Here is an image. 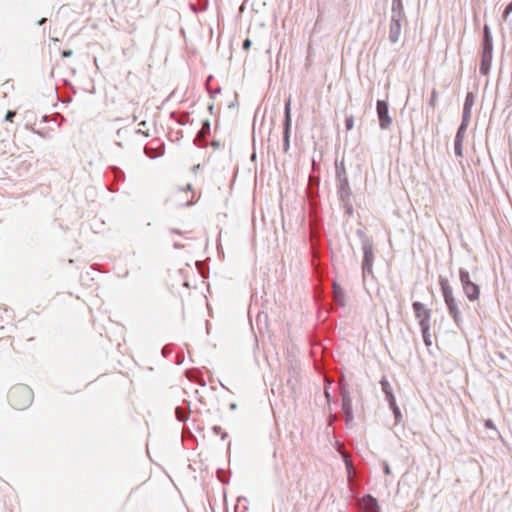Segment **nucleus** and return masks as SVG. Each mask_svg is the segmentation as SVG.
<instances>
[{"mask_svg": "<svg viewBox=\"0 0 512 512\" xmlns=\"http://www.w3.org/2000/svg\"><path fill=\"white\" fill-rule=\"evenodd\" d=\"M439 285L449 316L453 319L457 327H461V324L463 323L462 312L460 309L461 302L454 296L453 288L447 278L440 276Z\"/></svg>", "mask_w": 512, "mask_h": 512, "instance_id": "f257e3e1", "label": "nucleus"}, {"mask_svg": "<svg viewBox=\"0 0 512 512\" xmlns=\"http://www.w3.org/2000/svg\"><path fill=\"white\" fill-rule=\"evenodd\" d=\"M356 235L361 242L363 251L362 276L365 280L367 276L372 275L374 263V245L372 239L362 230L358 229Z\"/></svg>", "mask_w": 512, "mask_h": 512, "instance_id": "f03ea898", "label": "nucleus"}, {"mask_svg": "<svg viewBox=\"0 0 512 512\" xmlns=\"http://www.w3.org/2000/svg\"><path fill=\"white\" fill-rule=\"evenodd\" d=\"M8 399L12 407L23 410L32 403L33 392L27 385H16L10 389Z\"/></svg>", "mask_w": 512, "mask_h": 512, "instance_id": "7ed1b4c3", "label": "nucleus"}, {"mask_svg": "<svg viewBox=\"0 0 512 512\" xmlns=\"http://www.w3.org/2000/svg\"><path fill=\"white\" fill-rule=\"evenodd\" d=\"M493 58V40L490 33V29L487 25L484 26L483 30V43H482V54L481 64L479 71L482 75H487L490 72Z\"/></svg>", "mask_w": 512, "mask_h": 512, "instance_id": "20e7f679", "label": "nucleus"}, {"mask_svg": "<svg viewBox=\"0 0 512 512\" xmlns=\"http://www.w3.org/2000/svg\"><path fill=\"white\" fill-rule=\"evenodd\" d=\"M459 279L467 299L470 302L477 301L480 297V287L471 280L470 274L466 269H459Z\"/></svg>", "mask_w": 512, "mask_h": 512, "instance_id": "39448f33", "label": "nucleus"}, {"mask_svg": "<svg viewBox=\"0 0 512 512\" xmlns=\"http://www.w3.org/2000/svg\"><path fill=\"white\" fill-rule=\"evenodd\" d=\"M335 170H336V180H337V195L346 196L347 194H352L348 176L346 173V168L344 161L341 162H335Z\"/></svg>", "mask_w": 512, "mask_h": 512, "instance_id": "423d86ee", "label": "nucleus"}, {"mask_svg": "<svg viewBox=\"0 0 512 512\" xmlns=\"http://www.w3.org/2000/svg\"><path fill=\"white\" fill-rule=\"evenodd\" d=\"M284 129H283V151L287 153L290 149V130H291V99L285 103L284 109Z\"/></svg>", "mask_w": 512, "mask_h": 512, "instance_id": "0eeeda50", "label": "nucleus"}, {"mask_svg": "<svg viewBox=\"0 0 512 512\" xmlns=\"http://www.w3.org/2000/svg\"><path fill=\"white\" fill-rule=\"evenodd\" d=\"M412 308L420 327L431 325V309L426 308L425 305L419 301L413 302Z\"/></svg>", "mask_w": 512, "mask_h": 512, "instance_id": "6e6552de", "label": "nucleus"}, {"mask_svg": "<svg viewBox=\"0 0 512 512\" xmlns=\"http://www.w3.org/2000/svg\"><path fill=\"white\" fill-rule=\"evenodd\" d=\"M340 394L342 400V411L345 416L346 425H349L353 419L352 399L349 391L341 384Z\"/></svg>", "mask_w": 512, "mask_h": 512, "instance_id": "1a4fd4ad", "label": "nucleus"}, {"mask_svg": "<svg viewBox=\"0 0 512 512\" xmlns=\"http://www.w3.org/2000/svg\"><path fill=\"white\" fill-rule=\"evenodd\" d=\"M376 110L380 128L383 130L388 129L392 123V119L389 116L387 102H385L384 100H378L376 104Z\"/></svg>", "mask_w": 512, "mask_h": 512, "instance_id": "9d476101", "label": "nucleus"}, {"mask_svg": "<svg viewBox=\"0 0 512 512\" xmlns=\"http://www.w3.org/2000/svg\"><path fill=\"white\" fill-rule=\"evenodd\" d=\"M469 123H470V121H464V119H462L461 124L458 127V130H457V133L455 136L454 152H455V155L458 157L463 156V141H464L465 133L467 131Z\"/></svg>", "mask_w": 512, "mask_h": 512, "instance_id": "9b49d317", "label": "nucleus"}, {"mask_svg": "<svg viewBox=\"0 0 512 512\" xmlns=\"http://www.w3.org/2000/svg\"><path fill=\"white\" fill-rule=\"evenodd\" d=\"M359 505L363 512H380L377 499L370 494L364 495L359 500Z\"/></svg>", "mask_w": 512, "mask_h": 512, "instance_id": "f8f14e48", "label": "nucleus"}, {"mask_svg": "<svg viewBox=\"0 0 512 512\" xmlns=\"http://www.w3.org/2000/svg\"><path fill=\"white\" fill-rule=\"evenodd\" d=\"M164 143L159 140H154L151 145H146L144 148L145 154L150 158H157L164 154Z\"/></svg>", "mask_w": 512, "mask_h": 512, "instance_id": "ddd939ff", "label": "nucleus"}, {"mask_svg": "<svg viewBox=\"0 0 512 512\" xmlns=\"http://www.w3.org/2000/svg\"><path fill=\"white\" fill-rule=\"evenodd\" d=\"M404 20L405 19L391 18L388 36L391 43L394 44L398 42L401 35L402 22Z\"/></svg>", "mask_w": 512, "mask_h": 512, "instance_id": "4468645a", "label": "nucleus"}, {"mask_svg": "<svg viewBox=\"0 0 512 512\" xmlns=\"http://www.w3.org/2000/svg\"><path fill=\"white\" fill-rule=\"evenodd\" d=\"M474 103H475L474 93L468 92L465 97V101H464V105H463V112H462V119H464V121H470Z\"/></svg>", "mask_w": 512, "mask_h": 512, "instance_id": "2eb2a0df", "label": "nucleus"}, {"mask_svg": "<svg viewBox=\"0 0 512 512\" xmlns=\"http://www.w3.org/2000/svg\"><path fill=\"white\" fill-rule=\"evenodd\" d=\"M210 134V122L208 120L202 123V127L199 130L197 136L194 139V143L199 147H205V138Z\"/></svg>", "mask_w": 512, "mask_h": 512, "instance_id": "dca6fc26", "label": "nucleus"}, {"mask_svg": "<svg viewBox=\"0 0 512 512\" xmlns=\"http://www.w3.org/2000/svg\"><path fill=\"white\" fill-rule=\"evenodd\" d=\"M391 18L405 19L402 0H392Z\"/></svg>", "mask_w": 512, "mask_h": 512, "instance_id": "f3484780", "label": "nucleus"}, {"mask_svg": "<svg viewBox=\"0 0 512 512\" xmlns=\"http://www.w3.org/2000/svg\"><path fill=\"white\" fill-rule=\"evenodd\" d=\"M351 196L352 194H347L346 196H338L343 208L345 209L346 214H348L349 216H351L354 212L353 205L351 202Z\"/></svg>", "mask_w": 512, "mask_h": 512, "instance_id": "a211bd4d", "label": "nucleus"}, {"mask_svg": "<svg viewBox=\"0 0 512 512\" xmlns=\"http://www.w3.org/2000/svg\"><path fill=\"white\" fill-rule=\"evenodd\" d=\"M190 413L189 404L186 406H177L175 408V415L178 421L185 422L188 419Z\"/></svg>", "mask_w": 512, "mask_h": 512, "instance_id": "6ab92c4d", "label": "nucleus"}, {"mask_svg": "<svg viewBox=\"0 0 512 512\" xmlns=\"http://www.w3.org/2000/svg\"><path fill=\"white\" fill-rule=\"evenodd\" d=\"M234 510H235V512H247L248 499L243 496L238 497Z\"/></svg>", "mask_w": 512, "mask_h": 512, "instance_id": "aec40b11", "label": "nucleus"}, {"mask_svg": "<svg viewBox=\"0 0 512 512\" xmlns=\"http://www.w3.org/2000/svg\"><path fill=\"white\" fill-rule=\"evenodd\" d=\"M430 328H431V325L430 326L420 327L424 344L427 347H430L432 345Z\"/></svg>", "mask_w": 512, "mask_h": 512, "instance_id": "412c9836", "label": "nucleus"}, {"mask_svg": "<svg viewBox=\"0 0 512 512\" xmlns=\"http://www.w3.org/2000/svg\"><path fill=\"white\" fill-rule=\"evenodd\" d=\"M334 301L340 306L344 305V293L336 285H334Z\"/></svg>", "mask_w": 512, "mask_h": 512, "instance_id": "4be33fe9", "label": "nucleus"}, {"mask_svg": "<svg viewBox=\"0 0 512 512\" xmlns=\"http://www.w3.org/2000/svg\"><path fill=\"white\" fill-rule=\"evenodd\" d=\"M380 385L385 396L392 393L391 385L385 377L381 379Z\"/></svg>", "mask_w": 512, "mask_h": 512, "instance_id": "5701e85b", "label": "nucleus"}, {"mask_svg": "<svg viewBox=\"0 0 512 512\" xmlns=\"http://www.w3.org/2000/svg\"><path fill=\"white\" fill-rule=\"evenodd\" d=\"M114 177L117 181H124L125 174L119 167H111Z\"/></svg>", "mask_w": 512, "mask_h": 512, "instance_id": "b1692460", "label": "nucleus"}, {"mask_svg": "<svg viewBox=\"0 0 512 512\" xmlns=\"http://www.w3.org/2000/svg\"><path fill=\"white\" fill-rule=\"evenodd\" d=\"M344 462H345V466H346V469H347V472H348V479L350 480L351 479V474L354 470V466H353V463L352 461L348 458V456L344 455Z\"/></svg>", "mask_w": 512, "mask_h": 512, "instance_id": "393cba45", "label": "nucleus"}, {"mask_svg": "<svg viewBox=\"0 0 512 512\" xmlns=\"http://www.w3.org/2000/svg\"><path fill=\"white\" fill-rule=\"evenodd\" d=\"M385 398H386V400H387V402H388V404H389L390 409H391L392 407L397 406V404H396V399H395V396H394L393 392H392V393H390V394H388V395H386V396H385Z\"/></svg>", "mask_w": 512, "mask_h": 512, "instance_id": "a878e982", "label": "nucleus"}, {"mask_svg": "<svg viewBox=\"0 0 512 512\" xmlns=\"http://www.w3.org/2000/svg\"><path fill=\"white\" fill-rule=\"evenodd\" d=\"M391 410L393 411L396 423L400 422V420L402 418V414H401V411H400V408L398 407V405L395 407H392Z\"/></svg>", "mask_w": 512, "mask_h": 512, "instance_id": "bb28decb", "label": "nucleus"}, {"mask_svg": "<svg viewBox=\"0 0 512 512\" xmlns=\"http://www.w3.org/2000/svg\"><path fill=\"white\" fill-rule=\"evenodd\" d=\"M354 126V119L352 116L346 117L345 119V127L347 130H352Z\"/></svg>", "mask_w": 512, "mask_h": 512, "instance_id": "cd10ccee", "label": "nucleus"}, {"mask_svg": "<svg viewBox=\"0 0 512 512\" xmlns=\"http://www.w3.org/2000/svg\"><path fill=\"white\" fill-rule=\"evenodd\" d=\"M512 12V1L506 6L504 12H503V18L507 19L509 14Z\"/></svg>", "mask_w": 512, "mask_h": 512, "instance_id": "c85d7f7f", "label": "nucleus"}, {"mask_svg": "<svg viewBox=\"0 0 512 512\" xmlns=\"http://www.w3.org/2000/svg\"><path fill=\"white\" fill-rule=\"evenodd\" d=\"M16 116V112L15 111H8L6 116H5V119L6 121H13V118Z\"/></svg>", "mask_w": 512, "mask_h": 512, "instance_id": "c756f323", "label": "nucleus"}, {"mask_svg": "<svg viewBox=\"0 0 512 512\" xmlns=\"http://www.w3.org/2000/svg\"><path fill=\"white\" fill-rule=\"evenodd\" d=\"M251 44H252L251 40H250V39H248V38H246V39L244 40V42H243L242 48H243L244 50H248V49L251 47Z\"/></svg>", "mask_w": 512, "mask_h": 512, "instance_id": "7c9ffc66", "label": "nucleus"}, {"mask_svg": "<svg viewBox=\"0 0 512 512\" xmlns=\"http://www.w3.org/2000/svg\"><path fill=\"white\" fill-rule=\"evenodd\" d=\"M128 132L127 129H118L117 132H116V135L118 138H123V136Z\"/></svg>", "mask_w": 512, "mask_h": 512, "instance_id": "2f4dec72", "label": "nucleus"}, {"mask_svg": "<svg viewBox=\"0 0 512 512\" xmlns=\"http://www.w3.org/2000/svg\"><path fill=\"white\" fill-rule=\"evenodd\" d=\"M383 470L386 475H389L391 473L390 467L387 462H383Z\"/></svg>", "mask_w": 512, "mask_h": 512, "instance_id": "473e14b6", "label": "nucleus"}, {"mask_svg": "<svg viewBox=\"0 0 512 512\" xmlns=\"http://www.w3.org/2000/svg\"><path fill=\"white\" fill-rule=\"evenodd\" d=\"M435 99H436V91H435V90H433V92H432V96H431V99H430V102H429V104H430L432 107H434V106H435Z\"/></svg>", "mask_w": 512, "mask_h": 512, "instance_id": "72a5a7b5", "label": "nucleus"}, {"mask_svg": "<svg viewBox=\"0 0 512 512\" xmlns=\"http://www.w3.org/2000/svg\"><path fill=\"white\" fill-rule=\"evenodd\" d=\"M72 54H73L72 50H63L62 51V57H64V58L70 57V56H72Z\"/></svg>", "mask_w": 512, "mask_h": 512, "instance_id": "f704fd0d", "label": "nucleus"}, {"mask_svg": "<svg viewBox=\"0 0 512 512\" xmlns=\"http://www.w3.org/2000/svg\"><path fill=\"white\" fill-rule=\"evenodd\" d=\"M32 132H33L34 134L39 135V136H40V137H42V138H45V137H46L45 133H43L42 131L37 130V129H35V128H32Z\"/></svg>", "mask_w": 512, "mask_h": 512, "instance_id": "c9c22d12", "label": "nucleus"}, {"mask_svg": "<svg viewBox=\"0 0 512 512\" xmlns=\"http://www.w3.org/2000/svg\"><path fill=\"white\" fill-rule=\"evenodd\" d=\"M485 426H486L487 428H495V426H494V424H493L492 420H487V421H486V423H485Z\"/></svg>", "mask_w": 512, "mask_h": 512, "instance_id": "e433bc0d", "label": "nucleus"}, {"mask_svg": "<svg viewBox=\"0 0 512 512\" xmlns=\"http://www.w3.org/2000/svg\"><path fill=\"white\" fill-rule=\"evenodd\" d=\"M213 430L215 431V433H217V434H218V433H220V431H221V427H220V426H214V427H213Z\"/></svg>", "mask_w": 512, "mask_h": 512, "instance_id": "4c0bfd02", "label": "nucleus"}, {"mask_svg": "<svg viewBox=\"0 0 512 512\" xmlns=\"http://www.w3.org/2000/svg\"><path fill=\"white\" fill-rule=\"evenodd\" d=\"M46 22H47V18H42V19L38 22V24H39V25H43V24H45Z\"/></svg>", "mask_w": 512, "mask_h": 512, "instance_id": "58836bf2", "label": "nucleus"}, {"mask_svg": "<svg viewBox=\"0 0 512 512\" xmlns=\"http://www.w3.org/2000/svg\"><path fill=\"white\" fill-rule=\"evenodd\" d=\"M136 133H137V134H143V135H145V136H148V134H147V133H145L144 131H142V130H140V129L136 130Z\"/></svg>", "mask_w": 512, "mask_h": 512, "instance_id": "ea45409f", "label": "nucleus"}, {"mask_svg": "<svg viewBox=\"0 0 512 512\" xmlns=\"http://www.w3.org/2000/svg\"><path fill=\"white\" fill-rule=\"evenodd\" d=\"M174 247H175L176 249H180V248H182V247H183V245H181V244H179V243L175 242V243H174Z\"/></svg>", "mask_w": 512, "mask_h": 512, "instance_id": "a19ab883", "label": "nucleus"}, {"mask_svg": "<svg viewBox=\"0 0 512 512\" xmlns=\"http://www.w3.org/2000/svg\"><path fill=\"white\" fill-rule=\"evenodd\" d=\"M325 396H326V398L329 400V398H330V394H329V392H328V390H327V389H325Z\"/></svg>", "mask_w": 512, "mask_h": 512, "instance_id": "79ce46f5", "label": "nucleus"}, {"mask_svg": "<svg viewBox=\"0 0 512 512\" xmlns=\"http://www.w3.org/2000/svg\"><path fill=\"white\" fill-rule=\"evenodd\" d=\"M211 144H212V146H214V147H218V146H219V143H218V142H216V141H213Z\"/></svg>", "mask_w": 512, "mask_h": 512, "instance_id": "37998d69", "label": "nucleus"}, {"mask_svg": "<svg viewBox=\"0 0 512 512\" xmlns=\"http://www.w3.org/2000/svg\"><path fill=\"white\" fill-rule=\"evenodd\" d=\"M230 409H232V410H233V409H236V404L232 403V404L230 405Z\"/></svg>", "mask_w": 512, "mask_h": 512, "instance_id": "c03bdc74", "label": "nucleus"}, {"mask_svg": "<svg viewBox=\"0 0 512 512\" xmlns=\"http://www.w3.org/2000/svg\"><path fill=\"white\" fill-rule=\"evenodd\" d=\"M145 125H146V121H141V122L139 123V126H145Z\"/></svg>", "mask_w": 512, "mask_h": 512, "instance_id": "a18cd8bd", "label": "nucleus"}, {"mask_svg": "<svg viewBox=\"0 0 512 512\" xmlns=\"http://www.w3.org/2000/svg\"><path fill=\"white\" fill-rule=\"evenodd\" d=\"M116 145H117V146H119V147H121V148L123 147V145H122V143H121L120 141H117V142H116Z\"/></svg>", "mask_w": 512, "mask_h": 512, "instance_id": "49530a36", "label": "nucleus"}, {"mask_svg": "<svg viewBox=\"0 0 512 512\" xmlns=\"http://www.w3.org/2000/svg\"><path fill=\"white\" fill-rule=\"evenodd\" d=\"M171 231L180 234V232L176 231L175 229H172Z\"/></svg>", "mask_w": 512, "mask_h": 512, "instance_id": "de8ad7c7", "label": "nucleus"}, {"mask_svg": "<svg viewBox=\"0 0 512 512\" xmlns=\"http://www.w3.org/2000/svg\"><path fill=\"white\" fill-rule=\"evenodd\" d=\"M226 436H227V434H226V433H223V435H222V439H224Z\"/></svg>", "mask_w": 512, "mask_h": 512, "instance_id": "09e8293b", "label": "nucleus"}]
</instances>
